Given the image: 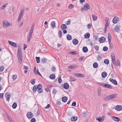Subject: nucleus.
Returning a JSON list of instances; mask_svg holds the SVG:
<instances>
[{
    "instance_id": "f257e3e1",
    "label": "nucleus",
    "mask_w": 122,
    "mask_h": 122,
    "mask_svg": "<svg viewBox=\"0 0 122 122\" xmlns=\"http://www.w3.org/2000/svg\"><path fill=\"white\" fill-rule=\"evenodd\" d=\"M12 25V24L9 23L7 20H4L3 21V26L4 28H6Z\"/></svg>"
},
{
    "instance_id": "f03ea898",
    "label": "nucleus",
    "mask_w": 122,
    "mask_h": 122,
    "mask_svg": "<svg viewBox=\"0 0 122 122\" xmlns=\"http://www.w3.org/2000/svg\"><path fill=\"white\" fill-rule=\"evenodd\" d=\"M117 95L116 94H113L107 97L106 98L108 100L117 97Z\"/></svg>"
},
{
    "instance_id": "7ed1b4c3",
    "label": "nucleus",
    "mask_w": 122,
    "mask_h": 122,
    "mask_svg": "<svg viewBox=\"0 0 122 122\" xmlns=\"http://www.w3.org/2000/svg\"><path fill=\"white\" fill-rule=\"evenodd\" d=\"M90 9V6L88 3L85 4L84 5L83 7L81 9V10L83 11V10L89 9Z\"/></svg>"
},
{
    "instance_id": "20e7f679",
    "label": "nucleus",
    "mask_w": 122,
    "mask_h": 122,
    "mask_svg": "<svg viewBox=\"0 0 122 122\" xmlns=\"http://www.w3.org/2000/svg\"><path fill=\"white\" fill-rule=\"evenodd\" d=\"M17 55L20 63V64L22 62V56L21 53H17Z\"/></svg>"
},
{
    "instance_id": "39448f33",
    "label": "nucleus",
    "mask_w": 122,
    "mask_h": 122,
    "mask_svg": "<svg viewBox=\"0 0 122 122\" xmlns=\"http://www.w3.org/2000/svg\"><path fill=\"white\" fill-rule=\"evenodd\" d=\"M38 89V91L39 93H41L42 92V86L41 84H39L37 86Z\"/></svg>"
},
{
    "instance_id": "423d86ee",
    "label": "nucleus",
    "mask_w": 122,
    "mask_h": 122,
    "mask_svg": "<svg viewBox=\"0 0 122 122\" xmlns=\"http://www.w3.org/2000/svg\"><path fill=\"white\" fill-rule=\"evenodd\" d=\"M119 18L117 17H115L113 18V23L114 24H116L119 21Z\"/></svg>"
},
{
    "instance_id": "0eeeda50",
    "label": "nucleus",
    "mask_w": 122,
    "mask_h": 122,
    "mask_svg": "<svg viewBox=\"0 0 122 122\" xmlns=\"http://www.w3.org/2000/svg\"><path fill=\"white\" fill-rule=\"evenodd\" d=\"M26 116L28 118H31L33 117V115L32 112H29L27 114Z\"/></svg>"
},
{
    "instance_id": "6e6552de",
    "label": "nucleus",
    "mask_w": 122,
    "mask_h": 122,
    "mask_svg": "<svg viewBox=\"0 0 122 122\" xmlns=\"http://www.w3.org/2000/svg\"><path fill=\"white\" fill-rule=\"evenodd\" d=\"M5 95L6 97V100L8 102H9L10 100V97L11 96V95L10 94H8L6 93Z\"/></svg>"
},
{
    "instance_id": "1a4fd4ad",
    "label": "nucleus",
    "mask_w": 122,
    "mask_h": 122,
    "mask_svg": "<svg viewBox=\"0 0 122 122\" xmlns=\"http://www.w3.org/2000/svg\"><path fill=\"white\" fill-rule=\"evenodd\" d=\"M115 109L117 111H120L122 110V107L121 106L117 105Z\"/></svg>"
},
{
    "instance_id": "9d476101",
    "label": "nucleus",
    "mask_w": 122,
    "mask_h": 122,
    "mask_svg": "<svg viewBox=\"0 0 122 122\" xmlns=\"http://www.w3.org/2000/svg\"><path fill=\"white\" fill-rule=\"evenodd\" d=\"M110 81L112 82V83L115 85H116L117 84V83L116 81L111 78L110 79Z\"/></svg>"
},
{
    "instance_id": "9b49d317",
    "label": "nucleus",
    "mask_w": 122,
    "mask_h": 122,
    "mask_svg": "<svg viewBox=\"0 0 122 122\" xmlns=\"http://www.w3.org/2000/svg\"><path fill=\"white\" fill-rule=\"evenodd\" d=\"M72 42L74 45H76L78 44V41L77 39L75 38L73 39Z\"/></svg>"
},
{
    "instance_id": "f8f14e48",
    "label": "nucleus",
    "mask_w": 122,
    "mask_h": 122,
    "mask_svg": "<svg viewBox=\"0 0 122 122\" xmlns=\"http://www.w3.org/2000/svg\"><path fill=\"white\" fill-rule=\"evenodd\" d=\"M106 38L104 37H101L99 39V41L101 43L103 42L105 40Z\"/></svg>"
},
{
    "instance_id": "ddd939ff",
    "label": "nucleus",
    "mask_w": 122,
    "mask_h": 122,
    "mask_svg": "<svg viewBox=\"0 0 122 122\" xmlns=\"http://www.w3.org/2000/svg\"><path fill=\"white\" fill-rule=\"evenodd\" d=\"M111 117L114 121H116L118 122L120 120V119L117 117H114L113 116H111Z\"/></svg>"
},
{
    "instance_id": "4468645a",
    "label": "nucleus",
    "mask_w": 122,
    "mask_h": 122,
    "mask_svg": "<svg viewBox=\"0 0 122 122\" xmlns=\"http://www.w3.org/2000/svg\"><path fill=\"white\" fill-rule=\"evenodd\" d=\"M61 28L62 30H64L66 29L67 27L65 24H63L61 25Z\"/></svg>"
},
{
    "instance_id": "2eb2a0df",
    "label": "nucleus",
    "mask_w": 122,
    "mask_h": 122,
    "mask_svg": "<svg viewBox=\"0 0 122 122\" xmlns=\"http://www.w3.org/2000/svg\"><path fill=\"white\" fill-rule=\"evenodd\" d=\"M8 4L5 3L0 8V10H2L5 8L7 5Z\"/></svg>"
},
{
    "instance_id": "dca6fc26",
    "label": "nucleus",
    "mask_w": 122,
    "mask_h": 122,
    "mask_svg": "<svg viewBox=\"0 0 122 122\" xmlns=\"http://www.w3.org/2000/svg\"><path fill=\"white\" fill-rule=\"evenodd\" d=\"M69 86L68 84L67 83H65L64 85V87L65 89H68Z\"/></svg>"
},
{
    "instance_id": "f3484780",
    "label": "nucleus",
    "mask_w": 122,
    "mask_h": 122,
    "mask_svg": "<svg viewBox=\"0 0 122 122\" xmlns=\"http://www.w3.org/2000/svg\"><path fill=\"white\" fill-rule=\"evenodd\" d=\"M8 42L9 44L10 45H12L14 47H16V46H15L16 44L14 42H12L9 41H8Z\"/></svg>"
},
{
    "instance_id": "a211bd4d",
    "label": "nucleus",
    "mask_w": 122,
    "mask_h": 122,
    "mask_svg": "<svg viewBox=\"0 0 122 122\" xmlns=\"http://www.w3.org/2000/svg\"><path fill=\"white\" fill-rule=\"evenodd\" d=\"M83 51L85 53H86L88 51V49L87 47L86 46H84L82 48Z\"/></svg>"
},
{
    "instance_id": "6ab92c4d",
    "label": "nucleus",
    "mask_w": 122,
    "mask_h": 122,
    "mask_svg": "<svg viewBox=\"0 0 122 122\" xmlns=\"http://www.w3.org/2000/svg\"><path fill=\"white\" fill-rule=\"evenodd\" d=\"M90 35L89 33H87L85 34L84 36L85 38H89Z\"/></svg>"
},
{
    "instance_id": "aec40b11",
    "label": "nucleus",
    "mask_w": 122,
    "mask_h": 122,
    "mask_svg": "<svg viewBox=\"0 0 122 122\" xmlns=\"http://www.w3.org/2000/svg\"><path fill=\"white\" fill-rule=\"evenodd\" d=\"M107 73L105 71L103 72L102 74V77L103 78L105 77L107 75Z\"/></svg>"
},
{
    "instance_id": "412c9836",
    "label": "nucleus",
    "mask_w": 122,
    "mask_h": 122,
    "mask_svg": "<svg viewBox=\"0 0 122 122\" xmlns=\"http://www.w3.org/2000/svg\"><path fill=\"white\" fill-rule=\"evenodd\" d=\"M77 119V117H71V120L72 121H75Z\"/></svg>"
},
{
    "instance_id": "4be33fe9",
    "label": "nucleus",
    "mask_w": 122,
    "mask_h": 122,
    "mask_svg": "<svg viewBox=\"0 0 122 122\" xmlns=\"http://www.w3.org/2000/svg\"><path fill=\"white\" fill-rule=\"evenodd\" d=\"M38 89L37 87V86L36 85H34L33 88V92L35 93L36 91Z\"/></svg>"
},
{
    "instance_id": "5701e85b",
    "label": "nucleus",
    "mask_w": 122,
    "mask_h": 122,
    "mask_svg": "<svg viewBox=\"0 0 122 122\" xmlns=\"http://www.w3.org/2000/svg\"><path fill=\"white\" fill-rule=\"evenodd\" d=\"M92 17L93 20V21H96L97 20V17L95 14H92Z\"/></svg>"
},
{
    "instance_id": "b1692460",
    "label": "nucleus",
    "mask_w": 122,
    "mask_h": 122,
    "mask_svg": "<svg viewBox=\"0 0 122 122\" xmlns=\"http://www.w3.org/2000/svg\"><path fill=\"white\" fill-rule=\"evenodd\" d=\"M93 66L94 68H97L98 66V63L97 62H95L93 63Z\"/></svg>"
},
{
    "instance_id": "393cba45",
    "label": "nucleus",
    "mask_w": 122,
    "mask_h": 122,
    "mask_svg": "<svg viewBox=\"0 0 122 122\" xmlns=\"http://www.w3.org/2000/svg\"><path fill=\"white\" fill-rule=\"evenodd\" d=\"M62 101L64 102H66L67 100V97H62Z\"/></svg>"
},
{
    "instance_id": "a878e982",
    "label": "nucleus",
    "mask_w": 122,
    "mask_h": 122,
    "mask_svg": "<svg viewBox=\"0 0 122 122\" xmlns=\"http://www.w3.org/2000/svg\"><path fill=\"white\" fill-rule=\"evenodd\" d=\"M75 76L77 77H83L84 75L80 73H76L75 74Z\"/></svg>"
},
{
    "instance_id": "bb28decb",
    "label": "nucleus",
    "mask_w": 122,
    "mask_h": 122,
    "mask_svg": "<svg viewBox=\"0 0 122 122\" xmlns=\"http://www.w3.org/2000/svg\"><path fill=\"white\" fill-rule=\"evenodd\" d=\"M49 77L50 79L53 80L55 78V76L54 74L51 75Z\"/></svg>"
},
{
    "instance_id": "cd10ccee",
    "label": "nucleus",
    "mask_w": 122,
    "mask_h": 122,
    "mask_svg": "<svg viewBox=\"0 0 122 122\" xmlns=\"http://www.w3.org/2000/svg\"><path fill=\"white\" fill-rule=\"evenodd\" d=\"M67 39L69 40H71L72 39L71 36L69 34H68L66 35Z\"/></svg>"
},
{
    "instance_id": "c85d7f7f",
    "label": "nucleus",
    "mask_w": 122,
    "mask_h": 122,
    "mask_svg": "<svg viewBox=\"0 0 122 122\" xmlns=\"http://www.w3.org/2000/svg\"><path fill=\"white\" fill-rule=\"evenodd\" d=\"M55 23L54 21H52L51 24L52 27L53 28H54L55 27Z\"/></svg>"
},
{
    "instance_id": "c756f323",
    "label": "nucleus",
    "mask_w": 122,
    "mask_h": 122,
    "mask_svg": "<svg viewBox=\"0 0 122 122\" xmlns=\"http://www.w3.org/2000/svg\"><path fill=\"white\" fill-rule=\"evenodd\" d=\"M108 41L109 43H111V36L109 33H108Z\"/></svg>"
},
{
    "instance_id": "7c9ffc66",
    "label": "nucleus",
    "mask_w": 122,
    "mask_h": 122,
    "mask_svg": "<svg viewBox=\"0 0 122 122\" xmlns=\"http://www.w3.org/2000/svg\"><path fill=\"white\" fill-rule=\"evenodd\" d=\"M104 63L107 65L109 64V61L108 59H105L104 61Z\"/></svg>"
},
{
    "instance_id": "2f4dec72",
    "label": "nucleus",
    "mask_w": 122,
    "mask_h": 122,
    "mask_svg": "<svg viewBox=\"0 0 122 122\" xmlns=\"http://www.w3.org/2000/svg\"><path fill=\"white\" fill-rule=\"evenodd\" d=\"M17 106V105L15 102L12 105V107L14 109H15L16 108Z\"/></svg>"
},
{
    "instance_id": "473e14b6",
    "label": "nucleus",
    "mask_w": 122,
    "mask_h": 122,
    "mask_svg": "<svg viewBox=\"0 0 122 122\" xmlns=\"http://www.w3.org/2000/svg\"><path fill=\"white\" fill-rule=\"evenodd\" d=\"M105 87H107L111 89L112 88V86L108 84H106L105 85Z\"/></svg>"
},
{
    "instance_id": "72a5a7b5",
    "label": "nucleus",
    "mask_w": 122,
    "mask_h": 122,
    "mask_svg": "<svg viewBox=\"0 0 122 122\" xmlns=\"http://www.w3.org/2000/svg\"><path fill=\"white\" fill-rule=\"evenodd\" d=\"M21 48L20 47H18L17 49V53H21Z\"/></svg>"
},
{
    "instance_id": "f704fd0d",
    "label": "nucleus",
    "mask_w": 122,
    "mask_h": 122,
    "mask_svg": "<svg viewBox=\"0 0 122 122\" xmlns=\"http://www.w3.org/2000/svg\"><path fill=\"white\" fill-rule=\"evenodd\" d=\"M119 29V28L118 27V26H117L115 27L114 30L115 32H117Z\"/></svg>"
},
{
    "instance_id": "c9c22d12",
    "label": "nucleus",
    "mask_w": 122,
    "mask_h": 122,
    "mask_svg": "<svg viewBox=\"0 0 122 122\" xmlns=\"http://www.w3.org/2000/svg\"><path fill=\"white\" fill-rule=\"evenodd\" d=\"M32 36L30 35H29L27 37V42L28 43L30 41V39L31 38V37Z\"/></svg>"
},
{
    "instance_id": "e433bc0d",
    "label": "nucleus",
    "mask_w": 122,
    "mask_h": 122,
    "mask_svg": "<svg viewBox=\"0 0 122 122\" xmlns=\"http://www.w3.org/2000/svg\"><path fill=\"white\" fill-rule=\"evenodd\" d=\"M120 62L119 60L117 59L116 61V65L117 66H119L120 65Z\"/></svg>"
},
{
    "instance_id": "4c0bfd02",
    "label": "nucleus",
    "mask_w": 122,
    "mask_h": 122,
    "mask_svg": "<svg viewBox=\"0 0 122 122\" xmlns=\"http://www.w3.org/2000/svg\"><path fill=\"white\" fill-rule=\"evenodd\" d=\"M62 36V32L61 30H59L58 32V36L60 38Z\"/></svg>"
},
{
    "instance_id": "58836bf2",
    "label": "nucleus",
    "mask_w": 122,
    "mask_h": 122,
    "mask_svg": "<svg viewBox=\"0 0 122 122\" xmlns=\"http://www.w3.org/2000/svg\"><path fill=\"white\" fill-rule=\"evenodd\" d=\"M24 10H21V12L20 13V14H19V16L22 17V16L23 15V13L24 12Z\"/></svg>"
},
{
    "instance_id": "ea45409f",
    "label": "nucleus",
    "mask_w": 122,
    "mask_h": 122,
    "mask_svg": "<svg viewBox=\"0 0 122 122\" xmlns=\"http://www.w3.org/2000/svg\"><path fill=\"white\" fill-rule=\"evenodd\" d=\"M101 88H99L98 90L97 91V94L99 96H100L101 95Z\"/></svg>"
},
{
    "instance_id": "a19ab883",
    "label": "nucleus",
    "mask_w": 122,
    "mask_h": 122,
    "mask_svg": "<svg viewBox=\"0 0 122 122\" xmlns=\"http://www.w3.org/2000/svg\"><path fill=\"white\" fill-rule=\"evenodd\" d=\"M36 59L37 63H39L40 62L39 57H36Z\"/></svg>"
},
{
    "instance_id": "79ce46f5",
    "label": "nucleus",
    "mask_w": 122,
    "mask_h": 122,
    "mask_svg": "<svg viewBox=\"0 0 122 122\" xmlns=\"http://www.w3.org/2000/svg\"><path fill=\"white\" fill-rule=\"evenodd\" d=\"M70 80L71 81H75L76 79L75 78L73 77H70Z\"/></svg>"
},
{
    "instance_id": "37998d69",
    "label": "nucleus",
    "mask_w": 122,
    "mask_h": 122,
    "mask_svg": "<svg viewBox=\"0 0 122 122\" xmlns=\"http://www.w3.org/2000/svg\"><path fill=\"white\" fill-rule=\"evenodd\" d=\"M35 79H33V80H31L30 81V82L32 84L34 85L35 83Z\"/></svg>"
},
{
    "instance_id": "c03bdc74",
    "label": "nucleus",
    "mask_w": 122,
    "mask_h": 122,
    "mask_svg": "<svg viewBox=\"0 0 122 122\" xmlns=\"http://www.w3.org/2000/svg\"><path fill=\"white\" fill-rule=\"evenodd\" d=\"M75 67V65H72L70 66H68V68L69 69H73Z\"/></svg>"
},
{
    "instance_id": "a18cd8bd",
    "label": "nucleus",
    "mask_w": 122,
    "mask_h": 122,
    "mask_svg": "<svg viewBox=\"0 0 122 122\" xmlns=\"http://www.w3.org/2000/svg\"><path fill=\"white\" fill-rule=\"evenodd\" d=\"M17 78V75H14L13 76L12 78L14 80H15Z\"/></svg>"
},
{
    "instance_id": "49530a36",
    "label": "nucleus",
    "mask_w": 122,
    "mask_h": 122,
    "mask_svg": "<svg viewBox=\"0 0 122 122\" xmlns=\"http://www.w3.org/2000/svg\"><path fill=\"white\" fill-rule=\"evenodd\" d=\"M86 26L88 29H90L91 28L92 25L90 23L88 24Z\"/></svg>"
},
{
    "instance_id": "de8ad7c7",
    "label": "nucleus",
    "mask_w": 122,
    "mask_h": 122,
    "mask_svg": "<svg viewBox=\"0 0 122 122\" xmlns=\"http://www.w3.org/2000/svg\"><path fill=\"white\" fill-rule=\"evenodd\" d=\"M99 84L102 86L104 87H105V85H106V84H105L104 83H99Z\"/></svg>"
},
{
    "instance_id": "09e8293b",
    "label": "nucleus",
    "mask_w": 122,
    "mask_h": 122,
    "mask_svg": "<svg viewBox=\"0 0 122 122\" xmlns=\"http://www.w3.org/2000/svg\"><path fill=\"white\" fill-rule=\"evenodd\" d=\"M102 118L101 117H99L96 118V120L98 121L99 122H101L102 120Z\"/></svg>"
},
{
    "instance_id": "8fccbe9b",
    "label": "nucleus",
    "mask_w": 122,
    "mask_h": 122,
    "mask_svg": "<svg viewBox=\"0 0 122 122\" xmlns=\"http://www.w3.org/2000/svg\"><path fill=\"white\" fill-rule=\"evenodd\" d=\"M94 48L95 49H96L97 51H98L99 50V47L97 45L95 46H94Z\"/></svg>"
},
{
    "instance_id": "3c124183",
    "label": "nucleus",
    "mask_w": 122,
    "mask_h": 122,
    "mask_svg": "<svg viewBox=\"0 0 122 122\" xmlns=\"http://www.w3.org/2000/svg\"><path fill=\"white\" fill-rule=\"evenodd\" d=\"M108 50V48L106 46H105L103 47V50L104 51H106Z\"/></svg>"
},
{
    "instance_id": "603ef678",
    "label": "nucleus",
    "mask_w": 122,
    "mask_h": 122,
    "mask_svg": "<svg viewBox=\"0 0 122 122\" xmlns=\"http://www.w3.org/2000/svg\"><path fill=\"white\" fill-rule=\"evenodd\" d=\"M97 58L98 60H99L101 59L102 58V57L100 55H98L97 56Z\"/></svg>"
},
{
    "instance_id": "864d4df0",
    "label": "nucleus",
    "mask_w": 122,
    "mask_h": 122,
    "mask_svg": "<svg viewBox=\"0 0 122 122\" xmlns=\"http://www.w3.org/2000/svg\"><path fill=\"white\" fill-rule=\"evenodd\" d=\"M74 7V5L72 4H70L68 6L69 8L71 9L72 8Z\"/></svg>"
},
{
    "instance_id": "5fc2aeb1",
    "label": "nucleus",
    "mask_w": 122,
    "mask_h": 122,
    "mask_svg": "<svg viewBox=\"0 0 122 122\" xmlns=\"http://www.w3.org/2000/svg\"><path fill=\"white\" fill-rule=\"evenodd\" d=\"M62 82L61 78V77H59L58 78V82L59 83H61Z\"/></svg>"
},
{
    "instance_id": "6e6d98bb",
    "label": "nucleus",
    "mask_w": 122,
    "mask_h": 122,
    "mask_svg": "<svg viewBox=\"0 0 122 122\" xmlns=\"http://www.w3.org/2000/svg\"><path fill=\"white\" fill-rule=\"evenodd\" d=\"M111 56L112 57V61L115 60V59L114 55H112Z\"/></svg>"
},
{
    "instance_id": "4d7b16f0",
    "label": "nucleus",
    "mask_w": 122,
    "mask_h": 122,
    "mask_svg": "<svg viewBox=\"0 0 122 122\" xmlns=\"http://www.w3.org/2000/svg\"><path fill=\"white\" fill-rule=\"evenodd\" d=\"M41 61L43 63H44L46 61V59L44 58H42L41 60Z\"/></svg>"
},
{
    "instance_id": "13d9d810",
    "label": "nucleus",
    "mask_w": 122,
    "mask_h": 122,
    "mask_svg": "<svg viewBox=\"0 0 122 122\" xmlns=\"http://www.w3.org/2000/svg\"><path fill=\"white\" fill-rule=\"evenodd\" d=\"M36 121V119L35 118H33L31 119L30 122H35Z\"/></svg>"
},
{
    "instance_id": "bf43d9fd",
    "label": "nucleus",
    "mask_w": 122,
    "mask_h": 122,
    "mask_svg": "<svg viewBox=\"0 0 122 122\" xmlns=\"http://www.w3.org/2000/svg\"><path fill=\"white\" fill-rule=\"evenodd\" d=\"M4 69V67L3 66H1L0 68V70L1 71H3Z\"/></svg>"
},
{
    "instance_id": "052dcab7",
    "label": "nucleus",
    "mask_w": 122,
    "mask_h": 122,
    "mask_svg": "<svg viewBox=\"0 0 122 122\" xmlns=\"http://www.w3.org/2000/svg\"><path fill=\"white\" fill-rule=\"evenodd\" d=\"M56 89H54L53 90L52 92L53 94H55L56 92Z\"/></svg>"
},
{
    "instance_id": "680f3d73",
    "label": "nucleus",
    "mask_w": 122,
    "mask_h": 122,
    "mask_svg": "<svg viewBox=\"0 0 122 122\" xmlns=\"http://www.w3.org/2000/svg\"><path fill=\"white\" fill-rule=\"evenodd\" d=\"M33 31L30 30L29 35L32 36Z\"/></svg>"
},
{
    "instance_id": "e2e57ef3",
    "label": "nucleus",
    "mask_w": 122,
    "mask_h": 122,
    "mask_svg": "<svg viewBox=\"0 0 122 122\" xmlns=\"http://www.w3.org/2000/svg\"><path fill=\"white\" fill-rule=\"evenodd\" d=\"M76 103L75 102H73L72 103V105L73 106H75L76 105Z\"/></svg>"
},
{
    "instance_id": "0e129e2a",
    "label": "nucleus",
    "mask_w": 122,
    "mask_h": 122,
    "mask_svg": "<svg viewBox=\"0 0 122 122\" xmlns=\"http://www.w3.org/2000/svg\"><path fill=\"white\" fill-rule=\"evenodd\" d=\"M71 23V22L70 21H67L66 22V24L67 25H70Z\"/></svg>"
},
{
    "instance_id": "69168bd1",
    "label": "nucleus",
    "mask_w": 122,
    "mask_h": 122,
    "mask_svg": "<svg viewBox=\"0 0 122 122\" xmlns=\"http://www.w3.org/2000/svg\"><path fill=\"white\" fill-rule=\"evenodd\" d=\"M36 67H35L34 68V71L36 74H37V72H36Z\"/></svg>"
},
{
    "instance_id": "338daca9",
    "label": "nucleus",
    "mask_w": 122,
    "mask_h": 122,
    "mask_svg": "<svg viewBox=\"0 0 122 122\" xmlns=\"http://www.w3.org/2000/svg\"><path fill=\"white\" fill-rule=\"evenodd\" d=\"M56 69L55 67H53L51 68V70L53 71H55Z\"/></svg>"
},
{
    "instance_id": "774afa93",
    "label": "nucleus",
    "mask_w": 122,
    "mask_h": 122,
    "mask_svg": "<svg viewBox=\"0 0 122 122\" xmlns=\"http://www.w3.org/2000/svg\"><path fill=\"white\" fill-rule=\"evenodd\" d=\"M61 103L60 102L58 101L56 102V104L57 105H60Z\"/></svg>"
}]
</instances>
